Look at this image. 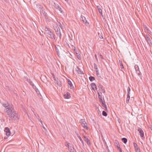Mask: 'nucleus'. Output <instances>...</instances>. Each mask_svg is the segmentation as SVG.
<instances>
[{"label": "nucleus", "mask_w": 152, "mask_h": 152, "mask_svg": "<svg viewBox=\"0 0 152 152\" xmlns=\"http://www.w3.org/2000/svg\"><path fill=\"white\" fill-rule=\"evenodd\" d=\"M2 105L5 107L4 112L8 116L10 120L19 119L18 112L15 110L12 104L5 102L2 104Z\"/></svg>", "instance_id": "obj_1"}, {"label": "nucleus", "mask_w": 152, "mask_h": 152, "mask_svg": "<svg viewBox=\"0 0 152 152\" xmlns=\"http://www.w3.org/2000/svg\"><path fill=\"white\" fill-rule=\"evenodd\" d=\"M45 30L46 33L49 35V36H48V37L54 40H55V35L53 31L50 30L49 28L46 27H45Z\"/></svg>", "instance_id": "obj_2"}, {"label": "nucleus", "mask_w": 152, "mask_h": 152, "mask_svg": "<svg viewBox=\"0 0 152 152\" xmlns=\"http://www.w3.org/2000/svg\"><path fill=\"white\" fill-rule=\"evenodd\" d=\"M40 13L42 16H43L45 18H46L47 17V14L45 12V9L43 7L40 6Z\"/></svg>", "instance_id": "obj_3"}, {"label": "nucleus", "mask_w": 152, "mask_h": 152, "mask_svg": "<svg viewBox=\"0 0 152 152\" xmlns=\"http://www.w3.org/2000/svg\"><path fill=\"white\" fill-rule=\"evenodd\" d=\"M56 35L58 37L60 41L61 38V33L60 29L59 27H57L55 29Z\"/></svg>", "instance_id": "obj_4"}, {"label": "nucleus", "mask_w": 152, "mask_h": 152, "mask_svg": "<svg viewBox=\"0 0 152 152\" xmlns=\"http://www.w3.org/2000/svg\"><path fill=\"white\" fill-rule=\"evenodd\" d=\"M80 123H81L82 126L86 129H88V128L87 126V124L86 122L83 119L80 120Z\"/></svg>", "instance_id": "obj_5"}, {"label": "nucleus", "mask_w": 152, "mask_h": 152, "mask_svg": "<svg viewBox=\"0 0 152 152\" xmlns=\"http://www.w3.org/2000/svg\"><path fill=\"white\" fill-rule=\"evenodd\" d=\"M54 6L56 9L58 10L61 12H62V10L58 4L56 3H54Z\"/></svg>", "instance_id": "obj_6"}, {"label": "nucleus", "mask_w": 152, "mask_h": 152, "mask_svg": "<svg viewBox=\"0 0 152 152\" xmlns=\"http://www.w3.org/2000/svg\"><path fill=\"white\" fill-rule=\"evenodd\" d=\"M138 131L139 132L140 134L141 137H143L144 136V133L143 130L140 128H138L137 129Z\"/></svg>", "instance_id": "obj_7"}, {"label": "nucleus", "mask_w": 152, "mask_h": 152, "mask_svg": "<svg viewBox=\"0 0 152 152\" xmlns=\"http://www.w3.org/2000/svg\"><path fill=\"white\" fill-rule=\"evenodd\" d=\"M83 137L85 139V141L87 143L88 145L90 146L91 145V143L90 141V140L87 137H86V136L83 134Z\"/></svg>", "instance_id": "obj_8"}, {"label": "nucleus", "mask_w": 152, "mask_h": 152, "mask_svg": "<svg viewBox=\"0 0 152 152\" xmlns=\"http://www.w3.org/2000/svg\"><path fill=\"white\" fill-rule=\"evenodd\" d=\"M4 131L6 132V135L7 136H9L10 135V129L8 128H5Z\"/></svg>", "instance_id": "obj_9"}, {"label": "nucleus", "mask_w": 152, "mask_h": 152, "mask_svg": "<svg viewBox=\"0 0 152 152\" xmlns=\"http://www.w3.org/2000/svg\"><path fill=\"white\" fill-rule=\"evenodd\" d=\"M75 55L77 56L78 59L80 60L81 59L80 54H79L78 51L77 50H75Z\"/></svg>", "instance_id": "obj_10"}, {"label": "nucleus", "mask_w": 152, "mask_h": 152, "mask_svg": "<svg viewBox=\"0 0 152 152\" xmlns=\"http://www.w3.org/2000/svg\"><path fill=\"white\" fill-rule=\"evenodd\" d=\"M64 98L66 99H68L70 97V94L68 92H67L66 94H64Z\"/></svg>", "instance_id": "obj_11"}, {"label": "nucleus", "mask_w": 152, "mask_h": 152, "mask_svg": "<svg viewBox=\"0 0 152 152\" xmlns=\"http://www.w3.org/2000/svg\"><path fill=\"white\" fill-rule=\"evenodd\" d=\"M91 86L93 90H96L97 89L96 85L95 83H91Z\"/></svg>", "instance_id": "obj_12"}, {"label": "nucleus", "mask_w": 152, "mask_h": 152, "mask_svg": "<svg viewBox=\"0 0 152 152\" xmlns=\"http://www.w3.org/2000/svg\"><path fill=\"white\" fill-rule=\"evenodd\" d=\"M24 78L32 86L33 84L31 80L30 79L28 78L27 77H24Z\"/></svg>", "instance_id": "obj_13"}, {"label": "nucleus", "mask_w": 152, "mask_h": 152, "mask_svg": "<svg viewBox=\"0 0 152 152\" xmlns=\"http://www.w3.org/2000/svg\"><path fill=\"white\" fill-rule=\"evenodd\" d=\"M68 84L69 85V87L70 89H72L74 88V86L72 82L69 80H68Z\"/></svg>", "instance_id": "obj_14"}, {"label": "nucleus", "mask_w": 152, "mask_h": 152, "mask_svg": "<svg viewBox=\"0 0 152 152\" xmlns=\"http://www.w3.org/2000/svg\"><path fill=\"white\" fill-rule=\"evenodd\" d=\"M145 38L146 41L148 43H151V39L148 35H146L145 37Z\"/></svg>", "instance_id": "obj_15"}, {"label": "nucleus", "mask_w": 152, "mask_h": 152, "mask_svg": "<svg viewBox=\"0 0 152 152\" xmlns=\"http://www.w3.org/2000/svg\"><path fill=\"white\" fill-rule=\"evenodd\" d=\"M81 19L85 23H88V22L87 20H86V18L85 17H84L83 16H81Z\"/></svg>", "instance_id": "obj_16"}, {"label": "nucleus", "mask_w": 152, "mask_h": 152, "mask_svg": "<svg viewBox=\"0 0 152 152\" xmlns=\"http://www.w3.org/2000/svg\"><path fill=\"white\" fill-rule=\"evenodd\" d=\"M76 71L78 72V73L80 74H83V72L81 70L80 68L77 67L76 69Z\"/></svg>", "instance_id": "obj_17"}, {"label": "nucleus", "mask_w": 152, "mask_h": 152, "mask_svg": "<svg viewBox=\"0 0 152 152\" xmlns=\"http://www.w3.org/2000/svg\"><path fill=\"white\" fill-rule=\"evenodd\" d=\"M102 104V106L104 107L105 109L107 110V107L105 103V102L104 101V100L103 101L100 102Z\"/></svg>", "instance_id": "obj_18"}, {"label": "nucleus", "mask_w": 152, "mask_h": 152, "mask_svg": "<svg viewBox=\"0 0 152 152\" xmlns=\"http://www.w3.org/2000/svg\"><path fill=\"white\" fill-rule=\"evenodd\" d=\"M99 86L100 88V89H101L103 93H105V91L104 89V88H103V86L102 85H101V84H100L99 85Z\"/></svg>", "instance_id": "obj_19"}, {"label": "nucleus", "mask_w": 152, "mask_h": 152, "mask_svg": "<svg viewBox=\"0 0 152 152\" xmlns=\"http://www.w3.org/2000/svg\"><path fill=\"white\" fill-rule=\"evenodd\" d=\"M77 137H78L79 139H80V141L81 142H82L83 145H84V142H83V141L82 140V139H81V137H80V135L79 134H78L77 133Z\"/></svg>", "instance_id": "obj_20"}, {"label": "nucleus", "mask_w": 152, "mask_h": 152, "mask_svg": "<svg viewBox=\"0 0 152 152\" xmlns=\"http://www.w3.org/2000/svg\"><path fill=\"white\" fill-rule=\"evenodd\" d=\"M114 144L115 146L116 147L118 145V146L120 145L118 141L116 140H115Z\"/></svg>", "instance_id": "obj_21"}, {"label": "nucleus", "mask_w": 152, "mask_h": 152, "mask_svg": "<svg viewBox=\"0 0 152 152\" xmlns=\"http://www.w3.org/2000/svg\"><path fill=\"white\" fill-rule=\"evenodd\" d=\"M36 91L37 94L38 95L39 98H42V96H41V94H40L39 91H38V90L37 89V90H36Z\"/></svg>", "instance_id": "obj_22"}, {"label": "nucleus", "mask_w": 152, "mask_h": 152, "mask_svg": "<svg viewBox=\"0 0 152 152\" xmlns=\"http://www.w3.org/2000/svg\"><path fill=\"white\" fill-rule=\"evenodd\" d=\"M89 79L91 81H92L94 80H95V78L92 76H90L89 77Z\"/></svg>", "instance_id": "obj_23"}, {"label": "nucleus", "mask_w": 152, "mask_h": 152, "mask_svg": "<svg viewBox=\"0 0 152 152\" xmlns=\"http://www.w3.org/2000/svg\"><path fill=\"white\" fill-rule=\"evenodd\" d=\"M122 141L124 143H126L127 142V140L125 138H122Z\"/></svg>", "instance_id": "obj_24"}, {"label": "nucleus", "mask_w": 152, "mask_h": 152, "mask_svg": "<svg viewBox=\"0 0 152 152\" xmlns=\"http://www.w3.org/2000/svg\"><path fill=\"white\" fill-rule=\"evenodd\" d=\"M99 99L100 102L104 100V98H103L102 96V95H99Z\"/></svg>", "instance_id": "obj_25"}, {"label": "nucleus", "mask_w": 152, "mask_h": 152, "mask_svg": "<svg viewBox=\"0 0 152 152\" xmlns=\"http://www.w3.org/2000/svg\"><path fill=\"white\" fill-rule=\"evenodd\" d=\"M57 83L58 85L59 86L61 87L62 86V83L59 80H57Z\"/></svg>", "instance_id": "obj_26"}, {"label": "nucleus", "mask_w": 152, "mask_h": 152, "mask_svg": "<svg viewBox=\"0 0 152 152\" xmlns=\"http://www.w3.org/2000/svg\"><path fill=\"white\" fill-rule=\"evenodd\" d=\"M130 98V97L129 95H127V99H126V103H128L129 102V101Z\"/></svg>", "instance_id": "obj_27"}, {"label": "nucleus", "mask_w": 152, "mask_h": 152, "mask_svg": "<svg viewBox=\"0 0 152 152\" xmlns=\"http://www.w3.org/2000/svg\"><path fill=\"white\" fill-rule=\"evenodd\" d=\"M116 147H117V149L120 152H122L121 149V148L120 147V145H119L118 146V145Z\"/></svg>", "instance_id": "obj_28"}, {"label": "nucleus", "mask_w": 152, "mask_h": 152, "mask_svg": "<svg viewBox=\"0 0 152 152\" xmlns=\"http://www.w3.org/2000/svg\"><path fill=\"white\" fill-rule=\"evenodd\" d=\"M102 115L104 116H107V113L104 111H103L102 112Z\"/></svg>", "instance_id": "obj_29"}, {"label": "nucleus", "mask_w": 152, "mask_h": 152, "mask_svg": "<svg viewBox=\"0 0 152 152\" xmlns=\"http://www.w3.org/2000/svg\"><path fill=\"white\" fill-rule=\"evenodd\" d=\"M69 150L70 152H76L75 150L73 148H71Z\"/></svg>", "instance_id": "obj_30"}, {"label": "nucleus", "mask_w": 152, "mask_h": 152, "mask_svg": "<svg viewBox=\"0 0 152 152\" xmlns=\"http://www.w3.org/2000/svg\"><path fill=\"white\" fill-rule=\"evenodd\" d=\"M130 91H131V90H130V88L129 87H128V88L127 89V91H128V94H127V95H129L130 94Z\"/></svg>", "instance_id": "obj_31"}, {"label": "nucleus", "mask_w": 152, "mask_h": 152, "mask_svg": "<svg viewBox=\"0 0 152 152\" xmlns=\"http://www.w3.org/2000/svg\"><path fill=\"white\" fill-rule=\"evenodd\" d=\"M136 72L138 76H140L141 74V73H140L139 69H137Z\"/></svg>", "instance_id": "obj_32"}, {"label": "nucleus", "mask_w": 152, "mask_h": 152, "mask_svg": "<svg viewBox=\"0 0 152 152\" xmlns=\"http://www.w3.org/2000/svg\"><path fill=\"white\" fill-rule=\"evenodd\" d=\"M133 145H134V148L135 149H136V148H137V147H138L137 144L136 143L134 142Z\"/></svg>", "instance_id": "obj_33"}, {"label": "nucleus", "mask_w": 152, "mask_h": 152, "mask_svg": "<svg viewBox=\"0 0 152 152\" xmlns=\"http://www.w3.org/2000/svg\"><path fill=\"white\" fill-rule=\"evenodd\" d=\"M98 10L99 13L101 14V15L103 16L102 10L101 9H99Z\"/></svg>", "instance_id": "obj_34"}, {"label": "nucleus", "mask_w": 152, "mask_h": 152, "mask_svg": "<svg viewBox=\"0 0 152 152\" xmlns=\"http://www.w3.org/2000/svg\"><path fill=\"white\" fill-rule=\"evenodd\" d=\"M99 58L102 59L104 58L103 56L100 53L99 54Z\"/></svg>", "instance_id": "obj_35"}, {"label": "nucleus", "mask_w": 152, "mask_h": 152, "mask_svg": "<svg viewBox=\"0 0 152 152\" xmlns=\"http://www.w3.org/2000/svg\"><path fill=\"white\" fill-rule=\"evenodd\" d=\"M134 68H135V69L136 71H137V69H138V70L139 69V68L138 66L137 65H135L134 66Z\"/></svg>", "instance_id": "obj_36"}, {"label": "nucleus", "mask_w": 152, "mask_h": 152, "mask_svg": "<svg viewBox=\"0 0 152 152\" xmlns=\"http://www.w3.org/2000/svg\"><path fill=\"white\" fill-rule=\"evenodd\" d=\"M136 152H140V149L138 148L137 147V148L135 149Z\"/></svg>", "instance_id": "obj_37"}, {"label": "nucleus", "mask_w": 152, "mask_h": 152, "mask_svg": "<svg viewBox=\"0 0 152 152\" xmlns=\"http://www.w3.org/2000/svg\"><path fill=\"white\" fill-rule=\"evenodd\" d=\"M70 144V143L68 142H66L65 143V145L66 147H67V146Z\"/></svg>", "instance_id": "obj_38"}, {"label": "nucleus", "mask_w": 152, "mask_h": 152, "mask_svg": "<svg viewBox=\"0 0 152 152\" xmlns=\"http://www.w3.org/2000/svg\"><path fill=\"white\" fill-rule=\"evenodd\" d=\"M94 68L95 69L98 68L97 67V65H96V64L94 63Z\"/></svg>", "instance_id": "obj_39"}, {"label": "nucleus", "mask_w": 152, "mask_h": 152, "mask_svg": "<svg viewBox=\"0 0 152 152\" xmlns=\"http://www.w3.org/2000/svg\"><path fill=\"white\" fill-rule=\"evenodd\" d=\"M96 73L97 76H99V71H96Z\"/></svg>", "instance_id": "obj_40"}, {"label": "nucleus", "mask_w": 152, "mask_h": 152, "mask_svg": "<svg viewBox=\"0 0 152 152\" xmlns=\"http://www.w3.org/2000/svg\"><path fill=\"white\" fill-rule=\"evenodd\" d=\"M120 66L121 68V69H122L124 68L122 64H120Z\"/></svg>", "instance_id": "obj_41"}, {"label": "nucleus", "mask_w": 152, "mask_h": 152, "mask_svg": "<svg viewBox=\"0 0 152 152\" xmlns=\"http://www.w3.org/2000/svg\"><path fill=\"white\" fill-rule=\"evenodd\" d=\"M67 147L69 149H70L71 148H72L71 146H70L69 145L67 146Z\"/></svg>", "instance_id": "obj_42"}, {"label": "nucleus", "mask_w": 152, "mask_h": 152, "mask_svg": "<svg viewBox=\"0 0 152 152\" xmlns=\"http://www.w3.org/2000/svg\"><path fill=\"white\" fill-rule=\"evenodd\" d=\"M96 7L98 10H99V9H101L100 6H97Z\"/></svg>", "instance_id": "obj_43"}, {"label": "nucleus", "mask_w": 152, "mask_h": 152, "mask_svg": "<svg viewBox=\"0 0 152 152\" xmlns=\"http://www.w3.org/2000/svg\"><path fill=\"white\" fill-rule=\"evenodd\" d=\"M95 58H96V60L97 61H98V59H97V56L95 54Z\"/></svg>", "instance_id": "obj_44"}, {"label": "nucleus", "mask_w": 152, "mask_h": 152, "mask_svg": "<svg viewBox=\"0 0 152 152\" xmlns=\"http://www.w3.org/2000/svg\"><path fill=\"white\" fill-rule=\"evenodd\" d=\"M95 69L96 72V71H99L98 68H96V69Z\"/></svg>", "instance_id": "obj_45"}, {"label": "nucleus", "mask_w": 152, "mask_h": 152, "mask_svg": "<svg viewBox=\"0 0 152 152\" xmlns=\"http://www.w3.org/2000/svg\"><path fill=\"white\" fill-rule=\"evenodd\" d=\"M119 62L120 63V65L121 64H122L121 61L120 60L119 61Z\"/></svg>", "instance_id": "obj_46"}, {"label": "nucleus", "mask_w": 152, "mask_h": 152, "mask_svg": "<svg viewBox=\"0 0 152 152\" xmlns=\"http://www.w3.org/2000/svg\"><path fill=\"white\" fill-rule=\"evenodd\" d=\"M53 77L54 80L56 81V78H55V77L54 76V75H53Z\"/></svg>", "instance_id": "obj_47"}, {"label": "nucleus", "mask_w": 152, "mask_h": 152, "mask_svg": "<svg viewBox=\"0 0 152 152\" xmlns=\"http://www.w3.org/2000/svg\"><path fill=\"white\" fill-rule=\"evenodd\" d=\"M56 52H57L58 53H59V51H58V50L56 49Z\"/></svg>", "instance_id": "obj_48"}, {"label": "nucleus", "mask_w": 152, "mask_h": 152, "mask_svg": "<svg viewBox=\"0 0 152 152\" xmlns=\"http://www.w3.org/2000/svg\"><path fill=\"white\" fill-rule=\"evenodd\" d=\"M118 122L119 123H120V120L119 119H118Z\"/></svg>", "instance_id": "obj_49"}, {"label": "nucleus", "mask_w": 152, "mask_h": 152, "mask_svg": "<svg viewBox=\"0 0 152 152\" xmlns=\"http://www.w3.org/2000/svg\"><path fill=\"white\" fill-rule=\"evenodd\" d=\"M98 96L99 97V95H100V94L99 93V92H98Z\"/></svg>", "instance_id": "obj_50"}, {"label": "nucleus", "mask_w": 152, "mask_h": 152, "mask_svg": "<svg viewBox=\"0 0 152 152\" xmlns=\"http://www.w3.org/2000/svg\"><path fill=\"white\" fill-rule=\"evenodd\" d=\"M107 150H108V152H110V150H109V149L108 148H107Z\"/></svg>", "instance_id": "obj_51"}, {"label": "nucleus", "mask_w": 152, "mask_h": 152, "mask_svg": "<svg viewBox=\"0 0 152 152\" xmlns=\"http://www.w3.org/2000/svg\"><path fill=\"white\" fill-rule=\"evenodd\" d=\"M43 128L45 130L46 129H45V127L43 126Z\"/></svg>", "instance_id": "obj_52"}, {"label": "nucleus", "mask_w": 152, "mask_h": 152, "mask_svg": "<svg viewBox=\"0 0 152 152\" xmlns=\"http://www.w3.org/2000/svg\"><path fill=\"white\" fill-rule=\"evenodd\" d=\"M150 128H151V131H152V127H151Z\"/></svg>", "instance_id": "obj_53"}, {"label": "nucleus", "mask_w": 152, "mask_h": 152, "mask_svg": "<svg viewBox=\"0 0 152 152\" xmlns=\"http://www.w3.org/2000/svg\"><path fill=\"white\" fill-rule=\"evenodd\" d=\"M66 1H67L68 0H65Z\"/></svg>", "instance_id": "obj_54"}, {"label": "nucleus", "mask_w": 152, "mask_h": 152, "mask_svg": "<svg viewBox=\"0 0 152 152\" xmlns=\"http://www.w3.org/2000/svg\"><path fill=\"white\" fill-rule=\"evenodd\" d=\"M40 122H41V123H42V121H40Z\"/></svg>", "instance_id": "obj_55"}]
</instances>
